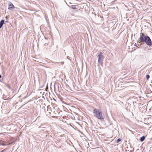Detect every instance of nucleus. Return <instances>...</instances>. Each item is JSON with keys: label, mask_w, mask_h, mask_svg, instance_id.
Listing matches in <instances>:
<instances>
[{"label": "nucleus", "mask_w": 152, "mask_h": 152, "mask_svg": "<svg viewBox=\"0 0 152 152\" xmlns=\"http://www.w3.org/2000/svg\"><path fill=\"white\" fill-rule=\"evenodd\" d=\"M140 39L141 42H145L148 45L151 46L152 45V42L150 37L148 36H145L143 33H141Z\"/></svg>", "instance_id": "nucleus-1"}, {"label": "nucleus", "mask_w": 152, "mask_h": 152, "mask_svg": "<svg viewBox=\"0 0 152 152\" xmlns=\"http://www.w3.org/2000/svg\"><path fill=\"white\" fill-rule=\"evenodd\" d=\"M93 113L95 117L100 120L104 119L103 115H102L101 111L99 109L95 108L93 110Z\"/></svg>", "instance_id": "nucleus-2"}, {"label": "nucleus", "mask_w": 152, "mask_h": 152, "mask_svg": "<svg viewBox=\"0 0 152 152\" xmlns=\"http://www.w3.org/2000/svg\"><path fill=\"white\" fill-rule=\"evenodd\" d=\"M102 54V52H100L97 56L98 57V63L100 64H102L104 58Z\"/></svg>", "instance_id": "nucleus-3"}, {"label": "nucleus", "mask_w": 152, "mask_h": 152, "mask_svg": "<svg viewBox=\"0 0 152 152\" xmlns=\"http://www.w3.org/2000/svg\"><path fill=\"white\" fill-rule=\"evenodd\" d=\"M15 8L14 5L11 3H10L9 4V7L8 9L10 10H12Z\"/></svg>", "instance_id": "nucleus-4"}, {"label": "nucleus", "mask_w": 152, "mask_h": 152, "mask_svg": "<svg viewBox=\"0 0 152 152\" xmlns=\"http://www.w3.org/2000/svg\"><path fill=\"white\" fill-rule=\"evenodd\" d=\"M4 22V20H1L0 22V28H1L3 26Z\"/></svg>", "instance_id": "nucleus-5"}, {"label": "nucleus", "mask_w": 152, "mask_h": 152, "mask_svg": "<svg viewBox=\"0 0 152 152\" xmlns=\"http://www.w3.org/2000/svg\"><path fill=\"white\" fill-rule=\"evenodd\" d=\"M6 145L4 143L3 141L0 140V145Z\"/></svg>", "instance_id": "nucleus-6"}, {"label": "nucleus", "mask_w": 152, "mask_h": 152, "mask_svg": "<svg viewBox=\"0 0 152 152\" xmlns=\"http://www.w3.org/2000/svg\"><path fill=\"white\" fill-rule=\"evenodd\" d=\"M145 137L144 136H143L142 137H141L140 139V141L142 142L145 139Z\"/></svg>", "instance_id": "nucleus-7"}, {"label": "nucleus", "mask_w": 152, "mask_h": 152, "mask_svg": "<svg viewBox=\"0 0 152 152\" xmlns=\"http://www.w3.org/2000/svg\"><path fill=\"white\" fill-rule=\"evenodd\" d=\"M70 7L73 9H75L76 8V5H72Z\"/></svg>", "instance_id": "nucleus-8"}, {"label": "nucleus", "mask_w": 152, "mask_h": 152, "mask_svg": "<svg viewBox=\"0 0 152 152\" xmlns=\"http://www.w3.org/2000/svg\"><path fill=\"white\" fill-rule=\"evenodd\" d=\"M121 140L120 138L118 139L117 140L116 142L117 143L118 142H120Z\"/></svg>", "instance_id": "nucleus-9"}, {"label": "nucleus", "mask_w": 152, "mask_h": 152, "mask_svg": "<svg viewBox=\"0 0 152 152\" xmlns=\"http://www.w3.org/2000/svg\"><path fill=\"white\" fill-rule=\"evenodd\" d=\"M149 77H150V76L149 75H147L146 76V78L148 80Z\"/></svg>", "instance_id": "nucleus-10"}, {"label": "nucleus", "mask_w": 152, "mask_h": 152, "mask_svg": "<svg viewBox=\"0 0 152 152\" xmlns=\"http://www.w3.org/2000/svg\"><path fill=\"white\" fill-rule=\"evenodd\" d=\"M60 63H61V64H63L64 63V62H60Z\"/></svg>", "instance_id": "nucleus-11"}, {"label": "nucleus", "mask_w": 152, "mask_h": 152, "mask_svg": "<svg viewBox=\"0 0 152 152\" xmlns=\"http://www.w3.org/2000/svg\"><path fill=\"white\" fill-rule=\"evenodd\" d=\"M1 77V75H0V78Z\"/></svg>", "instance_id": "nucleus-12"}, {"label": "nucleus", "mask_w": 152, "mask_h": 152, "mask_svg": "<svg viewBox=\"0 0 152 152\" xmlns=\"http://www.w3.org/2000/svg\"><path fill=\"white\" fill-rule=\"evenodd\" d=\"M10 143H9L8 144V145H10Z\"/></svg>", "instance_id": "nucleus-13"}]
</instances>
